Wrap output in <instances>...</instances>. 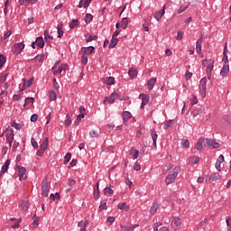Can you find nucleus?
I'll return each instance as SVG.
<instances>
[{"label": "nucleus", "mask_w": 231, "mask_h": 231, "mask_svg": "<svg viewBox=\"0 0 231 231\" xmlns=\"http://www.w3.org/2000/svg\"><path fill=\"white\" fill-rule=\"evenodd\" d=\"M203 66L207 68L208 79L210 80V77H212V70L214 69V60H207L205 59L202 61Z\"/></svg>", "instance_id": "1"}, {"label": "nucleus", "mask_w": 231, "mask_h": 231, "mask_svg": "<svg viewBox=\"0 0 231 231\" xmlns=\"http://www.w3.org/2000/svg\"><path fill=\"white\" fill-rule=\"evenodd\" d=\"M199 89L201 91L200 95L202 98H205V97H207V78H202L200 79Z\"/></svg>", "instance_id": "2"}, {"label": "nucleus", "mask_w": 231, "mask_h": 231, "mask_svg": "<svg viewBox=\"0 0 231 231\" xmlns=\"http://www.w3.org/2000/svg\"><path fill=\"white\" fill-rule=\"evenodd\" d=\"M42 195L44 196V198H48V194L50 193V188L48 187V177H44V179L42 180Z\"/></svg>", "instance_id": "3"}, {"label": "nucleus", "mask_w": 231, "mask_h": 231, "mask_svg": "<svg viewBox=\"0 0 231 231\" xmlns=\"http://www.w3.org/2000/svg\"><path fill=\"white\" fill-rule=\"evenodd\" d=\"M204 143H206L208 147H211V149H219V147H221V144L214 141V139L204 138Z\"/></svg>", "instance_id": "4"}, {"label": "nucleus", "mask_w": 231, "mask_h": 231, "mask_svg": "<svg viewBox=\"0 0 231 231\" xmlns=\"http://www.w3.org/2000/svg\"><path fill=\"white\" fill-rule=\"evenodd\" d=\"M176 178H178V171H174L171 174H169L166 177L167 185H171V183H174V181H176Z\"/></svg>", "instance_id": "5"}, {"label": "nucleus", "mask_w": 231, "mask_h": 231, "mask_svg": "<svg viewBox=\"0 0 231 231\" xmlns=\"http://www.w3.org/2000/svg\"><path fill=\"white\" fill-rule=\"evenodd\" d=\"M140 100H142L141 109H143L145 106L149 104V95L147 94H140L139 95Z\"/></svg>", "instance_id": "6"}, {"label": "nucleus", "mask_w": 231, "mask_h": 231, "mask_svg": "<svg viewBox=\"0 0 231 231\" xmlns=\"http://www.w3.org/2000/svg\"><path fill=\"white\" fill-rule=\"evenodd\" d=\"M16 169L18 171L19 180L20 181H23V178H24V174H26V168L17 164Z\"/></svg>", "instance_id": "7"}, {"label": "nucleus", "mask_w": 231, "mask_h": 231, "mask_svg": "<svg viewBox=\"0 0 231 231\" xmlns=\"http://www.w3.org/2000/svg\"><path fill=\"white\" fill-rule=\"evenodd\" d=\"M118 98V94L116 93H112L110 97H106L104 99V104L106 102H108L109 104H115V101Z\"/></svg>", "instance_id": "8"}, {"label": "nucleus", "mask_w": 231, "mask_h": 231, "mask_svg": "<svg viewBox=\"0 0 231 231\" xmlns=\"http://www.w3.org/2000/svg\"><path fill=\"white\" fill-rule=\"evenodd\" d=\"M14 129H11L10 132L5 135L6 142L9 143L10 147H12V143H14Z\"/></svg>", "instance_id": "9"}, {"label": "nucleus", "mask_w": 231, "mask_h": 231, "mask_svg": "<svg viewBox=\"0 0 231 231\" xmlns=\"http://www.w3.org/2000/svg\"><path fill=\"white\" fill-rule=\"evenodd\" d=\"M10 163H11V160L7 159L5 161V162L4 163V165L2 166V169H1V171H0V178L3 174H5L8 171V169L10 167Z\"/></svg>", "instance_id": "10"}, {"label": "nucleus", "mask_w": 231, "mask_h": 231, "mask_svg": "<svg viewBox=\"0 0 231 231\" xmlns=\"http://www.w3.org/2000/svg\"><path fill=\"white\" fill-rule=\"evenodd\" d=\"M223 62H225V64H227L228 62V43H225V47H224V52H223Z\"/></svg>", "instance_id": "11"}, {"label": "nucleus", "mask_w": 231, "mask_h": 231, "mask_svg": "<svg viewBox=\"0 0 231 231\" xmlns=\"http://www.w3.org/2000/svg\"><path fill=\"white\" fill-rule=\"evenodd\" d=\"M23 88L20 89V91H24L27 88H30V86H32V84H33V78H31L27 83H26V79H23Z\"/></svg>", "instance_id": "12"}, {"label": "nucleus", "mask_w": 231, "mask_h": 231, "mask_svg": "<svg viewBox=\"0 0 231 231\" xmlns=\"http://www.w3.org/2000/svg\"><path fill=\"white\" fill-rule=\"evenodd\" d=\"M203 143H205V138L201 137L195 144L196 151H203Z\"/></svg>", "instance_id": "13"}, {"label": "nucleus", "mask_w": 231, "mask_h": 231, "mask_svg": "<svg viewBox=\"0 0 231 231\" xmlns=\"http://www.w3.org/2000/svg\"><path fill=\"white\" fill-rule=\"evenodd\" d=\"M165 15V5L162 6V9L157 13H155V19L156 21L160 22L162 21V18Z\"/></svg>", "instance_id": "14"}, {"label": "nucleus", "mask_w": 231, "mask_h": 231, "mask_svg": "<svg viewBox=\"0 0 231 231\" xmlns=\"http://www.w3.org/2000/svg\"><path fill=\"white\" fill-rule=\"evenodd\" d=\"M171 226L175 230L178 229V226H181V222L180 221V218L178 217H174L171 222Z\"/></svg>", "instance_id": "15"}, {"label": "nucleus", "mask_w": 231, "mask_h": 231, "mask_svg": "<svg viewBox=\"0 0 231 231\" xmlns=\"http://www.w3.org/2000/svg\"><path fill=\"white\" fill-rule=\"evenodd\" d=\"M202 42H203V33H200L199 39L197 41V45H196L197 53H201Z\"/></svg>", "instance_id": "16"}, {"label": "nucleus", "mask_w": 231, "mask_h": 231, "mask_svg": "<svg viewBox=\"0 0 231 231\" xmlns=\"http://www.w3.org/2000/svg\"><path fill=\"white\" fill-rule=\"evenodd\" d=\"M228 71H230V66L224 64L220 71V77H226V75H228Z\"/></svg>", "instance_id": "17"}, {"label": "nucleus", "mask_w": 231, "mask_h": 231, "mask_svg": "<svg viewBox=\"0 0 231 231\" xmlns=\"http://www.w3.org/2000/svg\"><path fill=\"white\" fill-rule=\"evenodd\" d=\"M151 136L152 138L153 146L156 149V147H157L156 141L158 140V134H156V130H154V129L151 130Z\"/></svg>", "instance_id": "18"}, {"label": "nucleus", "mask_w": 231, "mask_h": 231, "mask_svg": "<svg viewBox=\"0 0 231 231\" xmlns=\"http://www.w3.org/2000/svg\"><path fill=\"white\" fill-rule=\"evenodd\" d=\"M208 180L210 183H212V181H217L218 180H221V175L219 173H213L209 176Z\"/></svg>", "instance_id": "19"}, {"label": "nucleus", "mask_w": 231, "mask_h": 231, "mask_svg": "<svg viewBox=\"0 0 231 231\" xmlns=\"http://www.w3.org/2000/svg\"><path fill=\"white\" fill-rule=\"evenodd\" d=\"M35 42L39 48H44V38L42 36L37 37Z\"/></svg>", "instance_id": "20"}, {"label": "nucleus", "mask_w": 231, "mask_h": 231, "mask_svg": "<svg viewBox=\"0 0 231 231\" xmlns=\"http://www.w3.org/2000/svg\"><path fill=\"white\" fill-rule=\"evenodd\" d=\"M128 75H129L130 79H136V77H138V70L132 68V69H129Z\"/></svg>", "instance_id": "21"}, {"label": "nucleus", "mask_w": 231, "mask_h": 231, "mask_svg": "<svg viewBox=\"0 0 231 231\" xmlns=\"http://www.w3.org/2000/svg\"><path fill=\"white\" fill-rule=\"evenodd\" d=\"M154 84H156V78H152L148 80L147 86L149 91H151L152 88H154Z\"/></svg>", "instance_id": "22"}, {"label": "nucleus", "mask_w": 231, "mask_h": 231, "mask_svg": "<svg viewBox=\"0 0 231 231\" xmlns=\"http://www.w3.org/2000/svg\"><path fill=\"white\" fill-rule=\"evenodd\" d=\"M68 69V64H61L57 70H54V75L57 73H62V71H66Z\"/></svg>", "instance_id": "23"}, {"label": "nucleus", "mask_w": 231, "mask_h": 231, "mask_svg": "<svg viewBox=\"0 0 231 231\" xmlns=\"http://www.w3.org/2000/svg\"><path fill=\"white\" fill-rule=\"evenodd\" d=\"M85 37L87 38L86 42H91L92 41H97L98 39V35H91V34H85Z\"/></svg>", "instance_id": "24"}, {"label": "nucleus", "mask_w": 231, "mask_h": 231, "mask_svg": "<svg viewBox=\"0 0 231 231\" xmlns=\"http://www.w3.org/2000/svg\"><path fill=\"white\" fill-rule=\"evenodd\" d=\"M128 25H129V18L127 17L123 18L121 22V28H123V30H127Z\"/></svg>", "instance_id": "25"}, {"label": "nucleus", "mask_w": 231, "mask_h": 231, "mask_svg": "<svg viewBox=\"0 0 231 231\" xmlns=\"http://www.w3.org/2000/svg\"><path fill=\"white\" fill-rule=\"evenodd\" d=\"M130 118H133V115H131V112L129 111H125L123 113V120L125 122H128Z\"/></svg>", "instance_id": "26"}, {"label": "nucleus", "mask_w": 231, "mask_h": 231, "mask_svg": "<svg viewBox=\"0 0 231 231\" xmlns=\"http://www.w3.org/2000/svg\"><path fill=\"white\" fill-rule=\"evenodd\" d=\"M157 210H158V202L155 201L152 203V206L150 209V214H152V216H154Z\"/></svg>", "instance_id": "27"}, {"label": "nucleus", "mask_w": 231, "mask_h": 231, "mask_svg": "<svg viewBox=\"0 0 231 231\" xmlns=\"http://www.w3.org/2000/svg\"><path fill=\"white\" fill-rule=\"evenodd\" d=\"M174 126V120L171 119L168 121H165L163 129L167 130L169 127H173Z\"/></svg>", "instance_id": "28"}, {"label": "nucleus", "mask_w": 231, "mask_h": 231, "mask_svg": "<svg viewBox=\"0 0 231 231\" xmlns=\"http://www.w3.org/2000/svg\"><path fill=\"white\" fill-rule=\"evenodd\" d=\"M117 208H119V210H125V212H128L130 208L125 204V202H123L117 205Z\"/></svg>", "instance_id": "29"}, {"label": "nucleus", "mask_w": 231, "mask_h": 231, "mask_svg": "<svg viewBox=\"0 0 231 231\" xmlns=\"http://www.w3.org/2000/svg\"><path fill=\"white\" fill-rule=\"evenodd\" d=\"M57 30H58V39H62L64 35V31L62 30V24H58Z\"/></svg>", "instance_id": "30"}, {"label": "nucleus", "mask_w": 231, "mask_h": 231, "mask_svg": "<svg viewBox=\"0 0 231 231\" xmlns=\"http://www.w3.org/2000/svg\"><path fill=\"white\" fill-rule=\"evenodd\" d=\"M189 163L190 165H196L199 163V157H196V156L189 157Z\"/></svg>", "instance_id": "31"}, {"label": "nucleus", "mask_w": 231, "mask_h": 231, "mask_svg": "<svg viewBox=\"0 0 231 231\" xmlns=\"http://www.w3.org/2000/svg\"><path fill=\"white\" fill-rule=\"evenodd\" d=\"M86 116L85 114H79L77 116V119L74 121V125H79L80 124V122H82V118H84Z\"/></svg>", "instance_id": "32"}, {"label": "nucleus", "mask_w": 231, "mask_h": 231, "mask_svg": "<svg viewBox=\"0 0 231 231\" xmlns=\"http://www.w3.org/2000/svg\"><path fill=\"white\" fill-rule=\"evenodd\" d=\"M44 39L45 42H50V41H53V36L50 35V32L44 31Z\"/></svg>", "instance_id": "33"}, {"label": "nucleus", "mask_w": 231, "mask_h": 231, "mask_svg": "<svg viewBox=\"0 0 231 231\" xmlns=\"http://www.w3.org/2000/svg\"><path fill=\"white\" fill-rule=\"evenodd\" d=\"M6 64V56L0 54V69H3V66Z\"/></svg>", "instance_id": "34"}, {"label": "nucleus", "mask_w": 231, "mask_h": 231, "mask_svg": "<svg viewBox=\"0 0 231 231\" xmlns=\"http://www.w3.org/2000/svg\"><path fill=\"white\" fill-rule=\"evenodd\" d=\"M116 44H118V39L112 37V40L110 42L108 48H116Z\"/></svg>", "instance_id": "35"}, {"label": "nucleus", "mask_w": 231, "mask_h": 231, "mask_svg": "<svg viewBox=\"0 0 231 231\" xmlns=\"http://www.w3.org/2000/svg\"><path fill=\"white\" fill-rule=\"evenodd\" d=\"M49 140L48 137L45 138V140L42 142V143L40 145V149L46 151L48 149Z\"/></svg>", "instance_id": "36"}, {"label": "nucleus", "mask_w": 231, "mask_h": 231, "mask_svg": "<svg viewBox=\"0 0 231 231\" xmlns=\"http://www.w3.org/2000/svg\"><path fill=\"white\" fill-rule=\"evenodd\" d=\"M106 206H107V199H103L99 205V212L106 210Z\"/></svg>", "instance_id": "37"}, {"label": "nucleus", "mask_w": 231, "mask_h": 231, "mask_svg": "<svg viewBox=\"0 0 231 231\" xmlns=\"http://www.w3.org/2000/svg\"><path fill=\"white\" fill-rule=\"evenodd\" d=\"M11 127H14V129H16L17 131H21V129H23V125L19 123H16L15 121H13L11 123Z\"/></svg>", "instance_id": "38"}, {"label": "nucleus", "mask_w": 231, "mask_h": 231, "mask_svg": "<svg viewBox=\"0 0 231 231\" xmlns=\"http://www.w3.org/2000/svg\"><path fill=\"white\" fill-rule=\"evenodd\" d=\"M88 225H89V221L85 220V221H80L78 223V226H79V228H88Z\"/></svg>", "instance_id": "39"}, {"label": "nucleus", "mask_w": 231, "mask_h": 231, "mask_svg": "<svg viewBox=\"0 0 231 231\" xmlns=\"http://www.w3.org/2000/svg\"><path fill=\"white\" fill-rule=\"evenodd\" d=\"M105 196H107V194L114 195L115 191L111 189V187H106L103 190Z\"/></svg>", "instance_id": "40"}, {"label": "nucleus", "mask_w": 231, "mask_h": 231, "mask_svg": "<svg viewBox=\"0 0 231 231\" xmlns=\"http://www.w3.org/2000/svg\"><path fill=\"white\" fill-rule=\"evenodd\" d=\"M49 97H50V101L51 102H53V100H57V94L53 90H51L49 92Z\"/></svg>", "instance_id": "41"}, {"label": "nucleus", "mask_w": 231, "mask_h": 231, "mask_svg": "<svg viewBox=\"0 0 231 231\" xmlns=\"http://www.w3.org/2000/svg\"><path fill=\"white\" fill-rule=\"evenodd\" d=\"M15 44H16V48L18 49L19 53L21 54V52L23 51V50H24V47L26 45L24 44V42H18Z\"/></svg>", "instance_id": "42"}, {"label": "nucleus", "mask_w": 231, "mask_h": 231, "mask_svg": "<svg viewBox=\"0 0 231 231\" xmlns=\"http://www.w3.org/2000/svg\"><path fill=\"white\" fill-rule=\"evenodd\" d=\"M121 228H122V231H134V228H136V226H121Z\"/></svg>", "instance_id": "43"}, {"label": "nucleus", "mask_w": 231, "mask_h": 231, "mask_svg": "<svg viewBox=\"0 0 231 231\" xmlns=\"http://www.w3.org/2000/svg\"><path fill=\"white\" fill-rule=\"evenodd\" d=\"M91 21H93V16L91 14H87L85 16V23L86 24H89V23H91Z\"/></svg>", "instance_id": "44"}, {"label": "nucleus", "mask_w": 231, "mask_h": 231, "mask_svg": "<svg viewBox=\"0 0 231 231\" xmlns=\"http://www.w3.org/2000/svg\"><path fill=\"white\" fill-rule=\"evenodd\" d=\"M69 26L70 30H73V28L79 26V20L73 19Z\"/></svg>", "instance_id": "45"}, {"label": "nucleus", "mask_w": 231, "mask_h": 231, "mask_svg": "<svg viewBox=\"0 0 231 231\" xmlns=\"http://www.w3.org/2000/svg\"><path fill=\"white\" fill-rule=\"evenodd\" d=\"M33 102H35V98L34 97H26L25 101H24L23 106H28V104H33Z\"/></svg>", "instance_id": "46"}, {"label": "nucleus", "mask_w": 231, "mask_h": 231, "mask_svg": "<svg viewBox=\"0 0 231 231\" xmlns=\"http://www.w3.org/2000/svg\"><path fill=\"white\" fill-rule=\"evenodd\" d=\"M10 35H12L11 30L7 31L6 33H5L3 36H1L0 41H6V39H8V37H10Z\"/></svg>", "instance_id": "47"}, {"label": "nucleus", "mask_w": 231, "mask_h": 231, "mask_svg": "<svg viewBox=\"0 0 231 231\" xmlns=\"http://www.w3.org/2000/svg\"><path fill=\"white\" fill-rule=\"evenodd\" d=\"M203 111H205V108L200 106L197 111L193 112V116L194 118H196V116H198L199 115H201V113H203Z\"/></svg>", "instance_id": "48"}, {"label": "nucleus", "mask_w": 231, "mask_h": 231, "mask_svg": "<svg viewBox=\"0 0 231 231\" xmlns=\"http://www.w3.org/2000/svg\"><path fill=\"white\" fill-rule=\"evenodd\" d=\"M20 208L22 210H23V212H26V210H28V201H23L20 205Z\"/></svg>", "instance_id": "49"}, {"label": "nucleus", "mask_w": 231, "mask_h": 231, "mask_svg": "<svg viewBox=\"0 0 231 231\" xmlns=\"http://www.w3.org/2000/svg\"><path fill=\"white\" fill-rule=\"evenodd\" d=\"M71 125V117L69 116V114L66 116V120H65V127H69Z\"/></svg>", "instance_id": "50"}, {"label": "nucleus", "mask_w": 231, "mask_h": 231, "mask_svg": "<svg viewBox=\"0 0 231 231\" xmlns=\"http://www.w3.org/2000/svg\"><path fill=\"white\" fill-rule=\"evenodd\" d=\"M94 199H100V189H94Z\"/></svg>", "instance_id": "51"}, {"label": "nucleus", "mask_w": 231, "mask_h": 231, "mask_svg": "<svg viewBox=\"0 0 231 231\" xmlns=\"http://www.w3.org/2000/svg\"><path fill=\"white\" fill-rule=\"evenodd\" d=\"M130 154H132L133 160H136L140 154V152L138 150H134V152L131 151Z\"/></svg>", "instance_id": "52"}, {"label": "nucleus", "mask_w": 231, "mask_h": 231, "mask_svg": "<svg viewBox=\"0 0 231 231\" xmlns=\"http://www.w3.org/2000/svg\"><path fill=\"white\" fill-rule=\"evenodd\" d=\"M69 160H71V153L68 152L64 157V164L69 163Z\"/></svg>", "instance_id": "53"}, {"label": "nucleus", "mask_w": 231, "mask_h": 231, "mask_svg": "<svg viewBox=\"0 0 231 231\" xmlns=\"http://www.w3.org/2000/svg\"><path fill=\"white\" fill-rule=\"evenodd\" d=\"M34 220L32 223V226H37L39 225V221L41 220V217H37V215H34Z\"/></svg>", "instance_id": "54"}, {"label": "nucleus", "mask_w": 231, "mask_h": 231, "mask_svg": "<svg viewBox=\"0 0 231 231\" xmlns=\"http://www.w3.org/2000/svg\"><path fill=\"white\" fill-rule=\"evenodd\" d=\"M190 145V142H189V139H184L182 141V147H184L185 149H189Z\"/></svg>", "instance_id": "55"}, {"label": "nucleus", "mask_w": 231, "mask_h": 231, "mask_svg": "<svg viewBox=\"0 0 231 231\" xmlns=\"http://www.w3.org/2000/svg\"><path fill=\"white\" fill-rule=\"evenodd\" d=\"M86 50H87V55H91L93 51H95V47L94 46L86 47Z\"/></svg>", "instance_id": "56"}, {"label": "nucleus", "mask_w": 231, "mask_h": 231, "mask_svg": "<svg viewBox=\"0 0 231 231\" xmlns=\"http://www.w3.org/2000/svg\"><path fill=\"white\" fill-rule=\"evenodd\" d=\"M106 84L107 86H113V84H115V78L108 77L106 79Z\"/></svg>", "instance_id": "57"}, {"label": "nucleus", "mask_w": 231, "mask_h": 231, "mask_svg": "<svg viewBox=\"0 0 231 231\" xmlns=\"http://www.w3.org/2000/svg\"><path fill=\"white\" fill-rule=\"evenodd\" d=\"M31 143L33 149H39V143H37V141H35V138L32 137Z\"/></svg>", "instance_id": "58"}, {"label": "nucleus", "mask_w": 231, "mask_h": 231, "mask_svg": "<svg viewBox=\"0 0 231 231\" xmlns=\"http://www.w3.org/2000/svg\"><path fill=\"white\" fill-rule=\"evenodd\" d=\"M116 221V218L115 217H108L107 219H106V223H108V225H113Z\"/></svg>", "instance_id": "59"}, {"label": "nucleus", "mask_w": 231, "mask_h": 231, "mask_svg": "<svg viewBox=\"0 0 231 231\" xmlns=\"http://www.w3.org/2000/svg\"><path fill=\"white\" fill-rule=\"evenodd\" d=\"M79 55H82V57H86V55H88V51L86 49V47H82L80 51H79Z\"/></svg>", "instance_id": "60"}, {"label": "nucleus", "mask_w": 231, "mask_h": 231, "mask_svg": "<svg viewBox=\"0 0 231 231\" xmlns=\"http://www.w3.org/2000/svg\"><path fill=\"white\" fill-rule=\"evenodd\" d=\"M12 51H13V53H14V55H20V52H19V51H18V49H17L16 44H14V45L13 46Z\"/></svg>", "instance_id": "61"}, {"label": "nucleus", "mask_w": 231, "mask_h": 231, "mask_svg": "<svg viewBox=\"0 0 231 231\" xmlns=\"http://www.w3.org/2000/svg\"><path fill=\"white\" fill-rule=\"evenodd\" d=\"M89 135H90L91 138H98V133H97V131H95V130L90 132Z\"/></svg>", "instance_id": "62"}, {"label": "nucleus", "mask_w": 231, "mask_h": 231, "mask_svg": "<svg viewBox=\"0 0 231 231\" xmlns=\"http://www.w3.org/2000/svg\"><path fill=\"white\" fill-rule=\"evenodd\" d=\"M134 171H141L142 166L140 165V163L138 162H136L134 165Z\"/></svg>", "instance_id": "63"}, {"label": "nucleus", "mask_w": 231, "mask_h": 231, "mask_svg": "<svg viewBox=\"0 0 231 231\" xmlns=\"http://www.w3.org/2000/svg\"><path fill=\"white\" fill-rule=\"evenodd\" d=\"M186 80H190L192 79V72L187 71L185 74Z\"/></svg>", "instance_id": "64"}]
</instances>
